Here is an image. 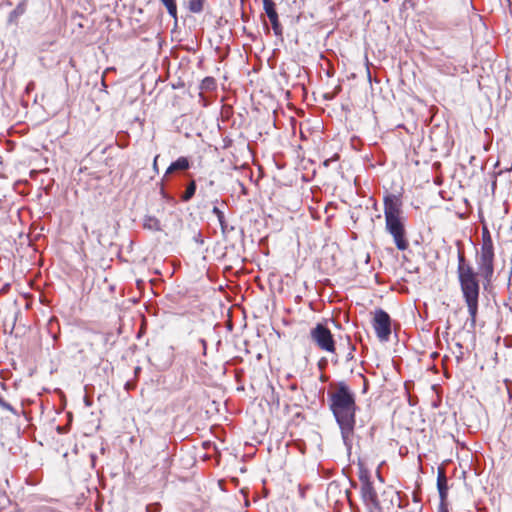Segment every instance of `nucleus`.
Segmentation results:
<instances>
[{"mask_svg":"<svg viewBox=\"0 0 512 512\" xmlns=\"http://www.w3.org/2000/svg\"><path fill=\"white\" fill-rule=\"evenodd\" d=\"M330 409L340 427L344 444L351 445L355 427V394L343 381L338 382L328 393Z\"/></svg>","mask_w":512,"mask_h":512,"instance_id":"f257e3e1","label":"nucleus"},{"mask_svg":"<svg viewBox=\"0 0 512 512\" xmlns=\"http://www.w3.org/2000/svg\"><path fill=\"white\" fill-rule=\"evenodd\" d=\"M458 277L467 304L470 320L472 325H474L478 311L479 282L473 268L469 264H466L462 252L458 253Z\"/></svg>","mask_w":512,"mask_h":512,"instance_id":"f03ea898","label":"nucleus"},{"mask_svg":"<svg viewBox=\"0 0 512 512\" xmlns=\"http://www.w3.org/2000/svg\"><path fill=\"white\" fill-rule=\"evenodd\" d=\"M361 496L369 512H393L394 500H399L394 490H383L379 494L369 481L363 482Z\"/></svg>","mask_w":512,"mask_h":512,"instance_id":"7ed1b4c3","label":"nucleus"},{"mask_svg":"<svg viewBox=\"0 0 512 512\" xmlns=\"http://www.w3.org/2000/svg\"><path fill=\"white\" fill-rule=\"evenodd\" d=\"M495 251L494 243L489 230L484 227L482 230V242L477 251L476 264L478 274L487 282L492 280L494 274Z\"/></svg>","mask_w":512,"mask_h":512,"instance_id":"20e7f679","label":"nucleus"},{"mask_svg":"<svg viewBox=\"0 0 512 512\" xmlns=\"http://www.w3.org/2000/svg\"><path fill=\"white\" fill-rule=\"evenodd\" d=\"M311 340L323 351L335 352V341L331 331L323 324L318 323L310 331Z\"/></svg>","mask_w":512,"mask_h":512,"instance_id":"39448f33","label":"nucleus"},{"mask_svg":"<svg viewBox=\"0 0 512 512\" xmlns=\"http://www.w3.org/2000/svg\"><path fill=\"white\" fill-rule=\"evenodd\" d=\"M386 229L393 236L396 247L399 250H406L408 242L405 239V231L400 217L385 218Z\"/></svg>","mask_w":512,"mask_h":512,"instance_id":"423d86ee","label":"nucleus"},{"mask_svg":"<svg viewBox=\"0 0 512 512\" xmlns=\"http://www.w3.org/2000/svg\"><path fill=\"white\" fill-rule=\"evenodd\" d=\"M373 328L381 341H388L391 334V319L387 312L382 309L375 311Z\"/></svg>","mask_w":512,"mask_h":512,"instance_id":"0eeeda50","label":"nucleus"},{"mask_svg":"<svg viewBox=\"0 0 512 512\" xmlns=\"http://www.w3.org/2000/svg\"><path fill=\"white\" fill-rule=\"evenodd\" d=\"M264 10L271 22L274 34L277 37H282L283 30L278 19V14L275 9V4L272 0H263Z\"/></svg>","mask_w":512,"mask_h":512,"instance_id":"6e6552de","label":"nucleus"},{"mask_svg":"<svg viewBox=\"0 0 512 512\" xmlns=\"http://www.w3.org/2000/svg\"><path fill=\"white\" fill-rule=\"evenodd\" d=\"M384 215L385 218L400 217L401 201L398 196L389 194L384 198Z\"/></svg>","mask_w":512,"mask_h":512,"instance_id":"1a4fd4ad","label":"nucleus"},{"mask_svg":"<svg viewBox=\"0 0 512 512\" xmlns=\"http://www.w3.org/2000/svg\"><path fill=\"white\" fill-rule=\"evenodd\" d=\"M189 168V161L185 157L178 158L175 162L167 168L166 174H170L177 170H186Z\"/></svg>","mask_w":512,"mask_h":512,"instance_id":"9d476101","label":"nucleus"},{"mask_svg":"<svg viewBox=\"0 0 512 512\" xmlns=\"http://www.w3.org/2000/svg\"><path fill=\"white\" fill-rule=\"evenodd\" d=\"M439 495L441 498V503H444V500L447 496V485H446V479L444 475H440L437 482Z\"/></svg>","mask_w":512,"mask_h":512,"instance_id":"9b49d317","label":"nucleus"},{"mask_svg":"<svg viewBox=\"0 0 512 512\" xmlns=\"http://www.w3.org/2000/svg\"><path fill=\"white\" fill-rule=\"evenodd\" d=\"M144 227L149 230L158 231L161 229L160 222L157 218L148 216L144 219Z\"/></svg>","mask_w":512,"mask_h":512,"instance_id":"f8f14e48","label":"nucleus"},{"mask_svg":"<svg viewBox=\"0 0 512 512\" xmlns=\"http://www.w3.org/2000/svg\"><path fill=\"white\" fill-rule=\"evenodd\" d=\"M205 0H188V9L192 13H200L203 10Z\"/></svg>","mask_w":512,"mask_h":512,"instance_id":"ddd939ff","label":"nucleus"},{"mask_svg":"<svg viewBox=\"0 0 512 512\" xmlns=\"http://www.w3.org/2000/svg\"><path fill=\"white\" fill-rule=\"evenodd\" d=\"M195 190H196L195 183L194 182L190 183L182 197L183 200L188 201L190 198H192V196L195 194Z\"/></svg>","mask_w":512,"mask_h":512,"instance_id":"4468645a","label":"nucleus"},{"mask_svg":"<svg viewBox=\"0 0 512 512\" xmlns=\"http://www.w3.org/2000/svg\"><path fill=\"white\" fill-rule=\"evenodd\" d=\"M215 87V80L212 77H206L201 84L202 89L212 90Z\"/></svg>","mask_w":512,"mask_h":512,"instance_id":"2eb2a0df","label":"nucleus"},{"mask_svg":"<svg viewBox=\"0 0 512 512\" xmlns=\"http://www.w3.org/2000/svg\"><path fill=\"white\" fill-rule=\"evenodd\" d=\"M213 213L216 215L218 221L220 222L221 226L223 227V224H224V214H223V212L218 207H214L213 208Z\"/></svg>","mask_w":512,"mask_h":512,"instance_id":"dca6fc26","label":"nucleus"},{"mask_svg":"<svg viewBox=\"0 0 512 512\" xmlns=\"http://www.w3.org/2000/svg\"><path fill=\"white\" fill-rule=\"evenodd\" d=\"M0 406L3 409H6L14 414L16 413L15 409L1 397H0Z\"/></svg>","mask_w":512,"mask_h":512,"instance_id":"f3484780","label":"nucleus"},{"mask_svg":"<svg viewBox=\"0 0 512 512\" xmlns=\"http://www.w3.org/2000/svg\"><path fill=\"white\" fill-rule=\"evenodd\" d=\"M439 512H448V509H447V507L445 506L444 503H441L440 508H439Z\"/></svg>","mask_w":512,"mask_h":512,"instance_id":"a211bd4d","label":"nucleus"},{"mask_svg":"<svg viewBox=\"0 0 512 512\" xmlns=\"http://www.w3.org/2000/svg\"><path fill=\"white\" fill-rule=\"evenodd\" d=\"M158 158H159V155H157V156L154 158V161H153V168H154L155 170H157V160H158Z\"/></svg>","mask_w":512,"mask_h":512,"instance_id":"6ab92c4d","label":"nucleus"},{"mask_svg":"<svg viewBox=\"0 0 512 512\" xmlns=\"http://www.w3.org/2000/svg\"><path fill=\"white\" fill-rule=\"evenodd\" d=\"M200 343L202 344L203 350L205 352L206 351V341L204 339H200Z\"/></svg>","mask_w":512,"mask_h":512,"instance_id":"aec40b11","label":"nucleus"}]
</instances>
